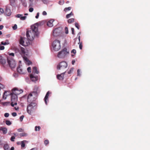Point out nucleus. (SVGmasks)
<instances>
[{
  "label": "nucleus",
  "mask_w": 150,
  "mask_h": 150,
  "mask_svg": "<svg viewBox=\"0 0 150 150\" xmlns=\"http://www.w3.org/2000/svg\"><path fill=\"white\" fill-rule=\"evenodd\" d=\"M43 23L42 21H40L31 26V30L27 31L26 32V36L28 40L32 41L35 37L38 36L39 34L38 26L42 25Z\"/></svg>",
  "instance_id": "1"
},
{
  "label": "nucleus",
  "mask_w": 150,
  "mask_h": 150,
  "mask_svg": "<svg viewBox=\"0 0 150 150\" xmlns=\"http://www.w3.org/2000/svg\"><path fill=\"white\" fill-rule=\"evenodd\" d=\"M12 92L11 93V105L13 107L14 105H17L18 101L17 95L22 93L23 91L22 89L19 90L17 88H14L12 90Z\"/></svg>",
  "instance_id": "2"
},
{
  "label": "nucleus",
  "mask_w": 150,
  "mask_h": 150,
  "mask_svg": "<svg viewBox=\"0 0 150 150\" xmlns=\"http://www.w3.org/2000/svg\"><path fill=\"white\" fill-rule=\"evenodd\" d=\"M37 108V104L35 102H31L28 105L27 111V112L31 115L35 112Z\"/></svg>",
  "instance_id": "3"
},
{
  "label": "nucleus",
  "mask_w": 150,
  "mask_h": 150,
  "mask_svg": "<svg viewBox=\"0 0 150 150\" xmlns=\"http://www.w3.org/2000/svg\"><path fill=\"white\" fill-rule=\"evenodd\" d=\"M39 73V71L38 70L37 67L36 66L34 67L33 68V74H31L30 76V79L32 81L35 82L37 81L38 79V76H35L34 74H38Z\"/></svg>",
  "instance_id": "4"
},
{
  "label": "nucleus",
  "mask_w": 150,
  "mask_h": 150,
  "mask_svg": "<svg viewBox=\"0 0 150 150\" xmlns=\"http://www.w3.org/2000/svg\"><path fill=\"white\" fill-rule=\"evenodd\" d=\"M37 93L36 91H34L29 93L27 97L28 102L29 103L34 102V101L36 99Z\"/></svg>",
  "instance_id": "5"
},
{
  "label": "nucleus",
  "mask_w": 150,
  "mask_h": 150,
  "mask_svg": "<svg viewBox=\"0 0 150 150\" xmlns=\"http://www.w3.org/2000/svg\"><path fill=\"white\" fill-rule=\"evenodd\" d=\"M52 45L53 50L55 51H58L61 48L60 41L58 40H54L52 43Z\"/></svg>",
  "instance_id": "6"
},
{
  "label": "nucleus",
  "mask_w": 150,
  "mask_h": 150,
  "mask_svg": "<svg viewBox=\"0 0 150 150\" xmlns=\"http://www.w3.org/2000/svg\"><path fill=\"white\" fill-rule=\"evenodd\" d=\"M69 53V52L67 51V49L64 48L61 51L58 52L57 54V57L59 58H64Z\"/></svg>",
  "instance_id": "7"
},
{
  "label": "nucleus",
  "mask_w": 150,
  "mask_h": 150,
  "mask_svg": "<svg viewBox=\"0 0 150 150\" xmlns=\"http://www.w3.org/2000/svg\"><path fill=\"white\" fill-rule=\"evenodd\" d=\"M62 31V28H57L53 30V35L55 37L59 36L61 33Z\"/></svg>",
  "instance_id": "8"
},
{
  "label": "nucleus",
  "mask_w": 150,
  "mask_h": 150,
  "mask_svg": "<svg viewBox=\"0 0 150 150\" xmlns=\"http://www.w3.org/2000/svg\"><path fill=\"white\" fill-rule=\"evenodd\" d=\"M23 66H18L17 68V70L19 73L21 74H25L26 71L25 69H23Z\"/></svg>",
  "instance_id": "9"
},
{
  "label": "nucleus",
  "mask_w": 150,
  "mask_h": 150,
  "mask_svg": "<svg viewBox=\"0 0 150 150\" xmlns=\"http://www.w3.org/2000/svg\"><path fill=\"white\" fill-rule=\"evenodd\" d=\"M25 39L22 38H21L20 40V43L22 45L24 46H27L28 44L27 43H25Z\"/></svg>",
  "instance_id": "10"
},
{
  "label": "nucleus",
  "mask_w": 150,
  "mask_h": 150,
  "mask_svg": "<svg viewBox=\"0 0 150 150\" xmlns=\"http://www.w3.org/2000/svg\"><path fill=\"white\" fill-rule=\"evenodd\" d=\"M51 93L50 92V91H48L47 92V93L45 96V97L44 98V101H45V103L46 105L47 104V101H48V97L49 96V95Z\"/></svg>",
  "instance_id": "11"
},
{
  "label": "nucleus",
  "mask_w": 150,
  "mask_h": 150,
  "mask_svg": "<svg viewBox=\"0 0 150 150\" xmlns=\"http://www.w3.org/2000/svg\"><path fill=\"white\" fill-rule=\"evenodd\" d=\"M11 93L8 91H5L4 92L3 96V98L4 100L6 99L7 96L10 94L11 95Z\"/></svg>",
  "instance_id": "12"
},
{
  "label": "nucleus",
  "mask_w": 150,
  "mask_h": 150,
  "mask_svg": "<svg viewBox=\"0 0 150 150\" xmlns=\"http://www.w3.org/2000/svg\"><path fill=\"white\" fill-rule=\"evenodd\" d=\"M65 73L64 72L61 74H58L57 75V79L59 80H62L64 79V74Z\"/></svg>",
  "instance_id": "13"
},
{
  "label": "nucleus",
  "mask_w": 150,
  "mask_h": 150,
  "mask_svg": "<svg viewBox=\"0 0 150 150\" xmlns=\"http://www.w3.org/2000/svg\"><path fill=\"white\" fill-rule=\"evenodd\" d=\"M5 13L7 16H10L11 14V12L10 9L8 8L7 7H6Z\"/></svg>",
  "instance_id": "14"
},
{
  "label": "nucleus",
  "mask_w": 150,
  "mask_h": 150,
  "mask_svg": "<svg viewBox=\"0 0 150 150\" xmlns=\"http://www.w3.org/2000/svg\"><path fill=\"white\" fill-rule=\"evenodd\" d=\"M16 17L18 18H20L21 20H25L26 18V16H23L22 14H17L16 15Z\"/></svg>",
  "instance_id": "15"
},
{
  "label": "nucleus",
  "mask_w": 150,
  "mask_h": 150,
  "mask_svg": "<svg viewBox=\"0 0 150 150\" xmlns=\"http://www.w3.org/2000/svg\"><path fill=\"white\" fill-rule=\"evenodd\" d=\"M54 21L53 20H51L48 21L47 24V26L50 27L53 26V23Z\"/></svg>",
  "instance_id": "16"
},
{
  "label": "nucleus",
  "mask_w": 150,
  "mask_h": 150,
  "mask_svg": "<svg viewBox=\"0 0 150 150\" xmlns=\"http://www.w3.org/2000/svg\"><path fill=\"white\" fill-rule=\"evenodd\" d=\"M24 60L26 64L28 65L32 64V62L26 57L24 58Z\"/></svg>",
  "instance_id": "17"
},
{
  "label": "nucleus",
  "mask_w": 150,
  "mask_h": 150,
  "mask_svg": "<svg viewBox=\"0 0 150 150\" xmlns=\"http://www.w3.org/2000/svg\"><path fill=\"white\" fill-rule=\"evenodd\" d=\"M0 130L2 131L3 133L4 134H6L7 132V129L5 127H1L0 128Z\"/></svg>",
  "instance_id": "18"
},
{
  "label": "nucleus",
  "mask_w": 150,
  "mask_h": 150,
  "mask_svg": "<svg viewBox=\"0 0 150 150\" xmlns=\"http://www.w3.org/2000/svg\"><path fill=\"white\" fill-rule=\"evenodd\" d=\"M25 53V50L24 48L23 47H20V54L21 55H23Z\"/></svg>",
  "instance_id": "19"
},
{
  "label": "nucleus",
  "mask_w": 150,
  "mask_h": 150,
  "mask_svg": "<svg viewBox=\"0 0 150 150\" xmlns=\"http://www.w3.org/2000/svg\"><path fill=\"white\" fill-rule=\"evenodd\" d=\"M25 143H28V142L27 141L25 140L21 141V146L22 148L25 147Z\"/></svg>",
  "instance_id": "20"
},
{
  "label": "nucleus",
  "mask_w": 150,
  "mask_h": 150,
  "mask_svg": "<svg viewBox=\"0 0 150 150\" xmlns=\"http://www.w3.org/2000/svg\"><path fill=\"white\" fill-rule=\"evenodd\" d=\"M67 64L66 62L63 61L59 64L57 66H67Z\"/></svg>",
  "instance_id": "21"
},
{
  "label": "nucleus",
  "mask_w": 150,
  "mask_h": 150,
  "mask_svg": "<svg viewBox=\"0 0 150 150\" xmlns=\"http://www.w3.org/2000/svg\"><path fill=\"white\" fill-rule=\"evenodd\" d=\"M0 63L2 64H4L5 63V60L0 55Z\"/></svg>",
  "instance_id": "22"
},
{
  "label": "nucleus",
  "mask_w": 150,
  "mask_h": 150,
  "mask_svg": "<svg viewBox=\"0 0 150 150\" xmlns=\"http://www.w3.org/2000/svg\"><path fill=\"white\" fill-rule=\"evenodd\" d=\"M14 63V61L13 60H8V63L9 66H10L14 65L13 63Z\"/></svg>",
  "instance_id": "23"
},
{
  "label": "nucleus",
  "mask_w": 150,
  "mask_h": 150,
  "mask_svg": "<svg viewBox=\"0 0 150 150\" xmlns=\"http://www.w3.org/2000/svg\"><path fill=\"white\" fill-rule=\"evenodd\" d=\"M74 15V13L72 12H71L70 13L67 14L66 16V18H69L70 17H71V16H73Z\"/></svg>",
  "instance_id": "24"
},
{
  "label": "nucleus",
  "mask_w": 150,
  "mask_h": 150,
  "mask_svg": "<svg viewBox=\"0 0 150 150\" xmlns=\"http://www.w3.org/2000/svg\"><path fill=\"white\" fill-rule=\"evenodd\" d=\"M74 18H71L68 20L67 21L69 23H71L74 22Z\"/></svg>",
  "instance_id": "25"
},
{
  "label": "nucleus",
  "mask_w": 150,
  "mask_h": 150,
  "mask_svg": "<svg viewBox=\"0 0 150 150\" xmlns=\"http://www.w3.org/2000/svg\"><path fill=\"white\" fill-rule=\"evenodd\" d=\"M71 7H66L64 8V11L65 12H67L71 10Z\"/></svg>",
  "instance_id": "26"
},
{
  "label": "nucleus",
  "mask_w": 150,
  "mask_h": 150,
  "mask_svg": "<svg viewBox=\"0 0 150 150\" xmlns=\"http://www.w3.org/2000/svg\"><path fill=\"white\" fill-rule=\"evenodd\" d=\"M10 103V102H3L1 103V104L4 106H7L9 105Z\"/></svg>",
  "instance_id": "27"
},
{
  "label": "nucleus",
  "mask_w": 150,
  "mask_h": 150,
  "mask_svg": "<svg viewBox=\"0 0 150 150\" xmlns=\"http://www.w3.org/2000/svg\"><path fill=\"white\" fill-rule=\"evenodd\" d=\"M67 66H57V69L59 70L63 68H66Z\"/></svg>",
  "instance_id": "28"
},
{
  "label": "nucleus",
  "mask_w": 150,
  "mask_h": 150,
  "mask_svg": "<svg viewBox=\"0 0 150 150\" xmlns=\"http://www.w3.org/2000/svg\"><path fill=\"white\" fill-rule=\"evenodd\" d=\"M27 134L25 133H22L20 134L21 137H26L27 136Z\"/></svg>",
  "instance_id": "29"
},
{
  "label": "nucleus",
  "mask_w": 150,
  "mask_h": 150,
  "mask_svg": "<svg viewBox=\"0 0 150 150\" xmlns=\"http://www.w3.org/2000/svg\"><path fill=\"white\" fill-rule=\"evenodd\" d=\"M10 1V3L11 5V6H13L14 5L15 0H9Z\"/></svg>",
  "instance_id": "30"
},
{
  "label": "nucleus",
  "mask_w": 150,
  "mask_h": 150,
  "mask_svg": "<svg viewBox=\"0 0 150 150\" xmlns=\"http://www.w3.org/2000/svg\"><path fill=\"white\" fill-rule=\"evenodd\" d=\"M6 123L8 125H10L11 124V121L8 120H7L6 121Z\"/></svg>",
  "instance_id": "31"
},
{
  "label": "nucleus",
  "mask_w": 150,
  "mask_h": 150,
  "mask_svg": "<svg viewBox=\"0 0 150 150\" xmlns=\"http://www.w3.org/2000/svg\"><path fill=\"white\" fill-rule=\"evenodd\" d=\"M14 50L16 53H19L20 54V49H18L16 47H15L14 48Z\"/></svg>",
  "instance_id": "32"
},
{
  "label": "nucleus",
  "mask_w": 150,
  "mask_h": 150,
  "mask_svg": "<svg viewBox=\"0 0 150 150\" xmlns=\"http://www.w3.org/2000/svg\"><path fill=\"white\" fill-rule=\"evenodd\" d=\"M40 129V126H36L35 128V131H39Z\"/></svg>",
  "instance_id": "33"
},
{
  "label": "nucleus",
  "mask_w": 150,
  "mask_h": 150,
  "mask_svg": "<svg viewBox=\"0 0 150 150\" xmlns=\"http://www.w3.org/2000/svg\"><path fill=\"white\" fill-rule=\"evenodd\" d=\"M81 71L80 69H78L77 70V75L78 76H80L81 75Z\"/></svg>",
  "instance_id": "34"
},
{
  "label": "nucleus",
  "mask_w": 150,
  "mask_h": 150,
  "mask_svg": "<svg viewBox=\"0 0 150 150\" xmlns=\"http://www.w3.org/2000/svg\"><path fill=\"white\" fill-rule=\"evenodd\" d=\"M65 33L66 34H67L68 33H69L68 29V28L67 27H66L65 28Z\"/></svg>",
  "instance_id": "35"
},
{
  "label": "nucleus",
  "mask_w": 150,
  "mask_h": 150,
  "mask_svg": "<svg viewBox=\"0 0 150 150\" xmlns=\"http://www.w3.org/2000/svg\"><path fill=\"white\" fill-rule=\"evenodd\" d=\"M75 27L77 28L78 29H79L80 26L79 24L77 23H76L75 24Z\"/></svg>",
  "instance_id": "36"
},
{
  "label": "nucleus",
  "mask_w": 150,
  "mask_h": 150,
  "mask_svg": "<svg viewBox=\"0 0 150 150\" xmlns=\"http://www.w3.org/2000/svg\"><path fill=\"white\" fill-rule=\"evenodd\" d=\"M4 148L5 150H7L8 149L9 147L8 145H6L4 146Z\"/></svg>",
  "instance_id": "37"
},
{
  "label": "nucleus",
  "mask_w": 150,
  "mask_h": 150,
  "mask_svg": "<svg viewBox=\"0 0 150 150\" xmlns=\"http://www.w3.org/2000/svg\"><path fill=\"white\" fill-rule=\"evenodd\" d=\"M25 81L27 83H29L30 81L28 77L25 78Z\"/></svg>",
  "instance_id": "38"
},
{
  "label": "nucleus",
  "mask_w": 150,
  "mask_h": 150,
  "mask_svg": "<svg viewBox=\"0 0 150 150\" xmlns=\"http://www.w3.org/2000/svg\"><path fill=\"white\" fill-rule=\"evenodd\" d=\"M15 139V137L14 136H12L11 138V140L12 142H14V139Z\"/></svg>",
  "instance_id": "39"
},
{
  "label": "nucleus",
  "mask_w": 150,
  "mask_h": 150,
  "mask_svg": "<svg viewBox=\"0 0 150 150\" xmlns=\"http://www.w3.org/2000/svg\"><path fill=\"white\" fill-rule=\"evenodd\" d=\"M73 68H71L69 71H68V74H70L73 71Z\"/></svg>",
  "instance_id": "40"
},
{
  "label": "nucleus",
  "mask_w": 150,
  "mask_h": 150,
  "mask_svg": "<svg viewBox=\"0 0 150 150\" xmlns=\"http://www.w3.org/2000/svg\"><path fill=\"white\" fill-rule=\"evenodd\" d=\"M12 28L13 30H15L17 29V25L16 24H15L13 26Z\"/></svg>",
  "instance_id": "41"
},
{
  "label": "nucleus",
  "mask_w": 150,
  "mask_h": 150,
  "mask_svg": "<svg viewBox=\"0 0 150 150\" xmlns=\"http://www.w3.org/2000/svg\"><path fill=\"white\" fill-rule=\"evenodd\" d=\"M4 12V9L3 8H0V14H2Z\"/></svg>",
  "instance_id": "42"
},
{
  "label": "nucleus",
  "mask_w": 150,
  "mask_h": 150,
  "mask_svg": "<svg viewBox=\"0 0 150 150\" xmlns=\"http://www.w3.org/2000/svg\"><path fill=\"white\" fill-rule=\"evenodd\" d=\"M27 70L28 72L30 73L31 71V68L30 67H29L27 69Z\"/></svg>",
  "instance_id": "43"
},
{
  "label": "nucleus",
  "mask_w": 150,
  "mask_h": 150,
  "mask_svg": "<svg viewBox=\"0 0 150 150\" xmlns=\"http://www.w3.org/2000/svg\"><path fill=\"white\" fill-rule=\"evenodd\" d=\"M82 47L83 46L82 45V42L80 43L79 45V47L80 49L81 50L82 49Z\"/></svg>",
  "instance_id": "44"
},
{
  "label": "nucleus",
  "mask_w": 150,
  "mask_h": 150,
  "mask_svg": "<svg viewBox=\"0 0 150 150\" xmlns=\"http://www.w3.org/2000/svg\"><path fill=\"white\" fill-rule=\"evenodd\" d=\"M4 47L3 46H1V44H0V50H4Z\"/></svg>",
  "instance_id": "45"
},
{
  "label": "nucleus",
  "mask_w": 150,
  "mask_h": 150,
  "mask_svg": "<svg viewBox=\"0 0 150 150\" xmlns=\"http://www.w3.org/2000/svg\"><path fill=\"white\" fill-rule=\"evenodd\" d=\"M24 117V116L23 115H22L20 117V120L21 122H22L23 120V119Z\"/></svg>",
  "instance_id": "46"
},
{
  "label": "nucleus",
  "mask_w": 150,
  "mask_h": 150,
  "mask_svg": "<svg viewBox=\"0 0 150 150\" xmlns=\"http://www.w3.org/2000/svg\"><path fill=\"white\" fill-rule=\"evenodd\" d=\"M44 143L45 145H47L49 143V141L48 140H46L44 141Z\"/></svg>",
  "instance_id": "47"
},
{
  "label": "nucleus",
  "mask_w": 150,
  "mask_h": 150,
  "mask_svg": "<svg viewBox=\"0 0 150 150\" xmlns=\"http://www.w3.org/2000/svg\"><path fill=\"white\" fill-rule=\"evenodd\" d=\"M22 4L24 6H27V3L25 1H24L22 3Z\"/></svg>",
  "instance_id": "48"
},
{
  "label": "nucleus",
  "mask_w": 150,
  "mask_h": 150,
  "mask_svg": "<svg viewBox=\"0 0 150 150\" xmlns=\"http://www.w3.org/2000/svg\"><path fill=\"white\" fill-rule=\"evenodd\" d=\"M71 53H73L74 54H75L76 53V51L75 49H73L71 51Z\"/></svg>",
  "instance_id": "49"
},
{
  "label": "nucleus",
  "mask_w": 150,
  "mask_h": 150,
  "mask_svg": "<svg viewBox=\"0 0 150 150\" xmlns=\"http://www.w3.org/2000/svg\"><path fill=\"white\" fill-rule=\"evenodd\" d=\"M13 76L15 78H17L18 77V74L16 73H14L13 74Z\"/></svg>",
  "instance_id": "50"
},
{
  "label": "nucleus",
  "mask_w": 150,
  "mask_h": 150,
  "mask_svg": "<svg viewBox=\"0 0 150 150\" xmlns=\"http://www.w3.org/2000/svg\"><path fill=\"white\" fill-rule=\"evenodd\" d=\"M4 116L5 117H8L9 116V114L8 113H5Z\"/></svg>",
  "instance_id": "51"
},
{
  "label": "nucleus",
  "mask_w": 150,
  "mask_h": 150,
  "mask_svg": "<svg viewBox=\"0 0 150 150\" xmlns=\"http://www.w3.org/2000/svg\"><path fill=\"white\" fill-rule=\"evenodd\" d=\"M1 44L2 45H6L8 44L6 42H4L3 41H2L1 42Z\"/></svg>",
  "instance_id": "52"
},
{
  "label": "nucleus",
  "mask_w": 150,
  "mask_h": 150,
  "mask_svg": "<svg viewBox=\"0 0 150 150\" xmlns=\"http://www.w3.org/2000/svg\"><path fill=\"white\" fill-rule=\"evenodd\" d=\"M29 10L30 12H31L33 11V8L32 7L30 8H29Z\"/></svg>",
  "instance_id": "53"
},
{
  "label": "nucleus",
  "mask_w": 150,
  "mask_h": 150,
  "mask_svg": "<svg viewBox=\"0 0 150 150\" xmlns=\"http://www.w3.org/2000/svg\"><path fill=\"white\" fill-rule=\"evenodd\" d=\"M12 115L13 116L15 117L17 115V114L16 112H13L12 113Z\"/></svg>",
  "instance_id": "54"
},
{
  "label": "nucleus",
  "mask_w": 150,
  "mask_h": 150,
  "mask_svg": "<svg viewBox=\"0 0 150 150\" xmlns=\"http://www.w3.org/2000/svg\"><path fill=\"white\" fill-rule=\"evenodd\" d=\"M71 30L72 31V33L74 35V29L73 28H71Z\"/></svg>",
  "instance_id": "55"
},
{
  "label": "nucleus",
  "mask_w": 150,
  "mask_h": 150,
  "mask_svg": "<svg viewBox=\"0 0 150 150\" xmlns=\"http://www.w3.org/2000/svg\"><path fill=\"white\" fill-rule=\"evenodd\" d=\"M39 13H38L37 14V15L35 16V18H38L39 16Z\"/></svg>",
  "instance_id": "56"
},
{
  "label": "nucleus",
  "mask_w": 150,
  "mask_h": 150,
  "mask_svg": "<svg viewBox=\"0 0 150 150\" xmlns=\"http://www.w3.org/2000/svg\"><path fill=\"white\" fill-rule=\"evenodd\" d=\"M10 67V68H11L12 70H13V69L15 68V66H8Z\"/></svg>",
  "instance_id": "57"
},
{
  "label": "nucleus",
  "mask_w": 150,
  "mask_h": 150,
  "mask_svg": "<svg viewBox=\"0 0 150 150\" xmlns=\"http://www.w3.org/2000/svg\"><path fill=\"white\" fill-rule=\"evenodd\" d=\"M47 14V13L45 11H43L42 12V14L43 15H46Z\"/></svg>",
  "instance_id": "58"
},
{
  "label": "nucleus",
  "mask_w": 150,
  "mask_h": 150,
  "mask_svg": "<svg viewBox=\"0 0 150 150\" xmlns=\"http://www.w3.org/2000/svg\"><path fill=\"white\" fill-rule=\"evenodd\" d=\"M9 55H10V56H14V54L13 53H10L9 54Z\"/></svg>",
  "instance_id": "59"
},
{
  "label": "nucleus",
  "mask_w": 150,
  "mask_h": 150,
  "mask_svg": "<svg viewBox=\"0 0 150 150\" xmlns=\"http://www.w3.org/2000/svg\"><path fill=\"white\" fill-rule=\"evenodd\" d=\"M17 145H20L21 144V142H18L16 143Z\"/></svg>",
  "instance_id": "60"
},
{
  "label": "nucleus",
  "mask_w": 150,
  "mask_h": 150,
  "mask_svg": "<svg viewBox=\"0 0 150 150\" xmlns=\"http://www.w3.org/2000/svg\"><path fill=\"white\" fill-rule=\"evenodd\" d=\"M30 150H38V149L36 148H34L31 149Z\"/></svg>",
  "instance_id": "61"
},
{
  "label": "nucleus",
  "mask_w": 150,
  "mask_h": 150,
  "mask_svg": "<svg viewBox=\"0 0 150 150\" xmlns=\"http://www.w3.org/2000/svg\"><path fill=\"white\" fill-rule=\"evenodd\" d=\"M4 28V26L3 25L0 26V30H2Z\"/></svg>",
  "instance_id": "62"
},
{
  "label": "nucleus",
  "mask_w": 150,
  "mask_h": 150,
  "mask_svg": "<svg viewBox=\"0 0 150 150\" xmlns=\"http://www.w3.org/2000/svg\"><path fill=\"white\" fill-rule=\"evenodd\" d=\"M75 62V61L74 60H73L72 61V65H74Z\"/></svg>",
  "instance_id": "63"
},
{
  "label": "nucleus",
  "mask_w": 150,
  "mask_h": 150,
  "mask_svg": "<svg viewBox=\"0 0 150 150\" xmlns=\"http://www.w3.org/2000/svg\"><path fill=\"white\" fill-rule=\"evenodd\" d=\"M14 148L13 147H12L11 148V150H14Z\"/></svg>",
  "instance_id": "64"
}]
</instances>
